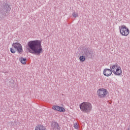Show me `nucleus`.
Wrapping results in <instances>:
<instances>
[{"label": "nucleus", "instance_id": "obj_9", "mask_svg": "<svg viewBox=\"0 0 130 130\" xmlns=\"http://www.w3.org/2000/svg\"><path fill=\"white\" fill-rule=\"evenodd\" d=\"M35 130H46V128L41 124H39L36 126Z\"/></svg>", "mask_w": 130, "mask_h": 130}, {"label": "nucleus", "instance_id": "obj_15", "mask_svg": "<svg viewBox=\"0 0 130 130\" xmlns=\"http://www.w3.org/2000/svg\"><path fill=\"white\" fill-rule=\"evenodd\" d=\"M5 8H6V12L7 13H9L10 11V10H11V8H10V7L9 5H6Z\"/></svg>", "mask_w": 130, "mask_h": 130}, {"label": "nucleus", "instance_id": "obj_18", "mask_svg": "<svg viewBox=\"0 0 130 130\" xmlns=\"http://www.w3.org/2000/svg\"><path fill=\"white\" fill-rule=\"evenodd\" d=\"M73 17H74V18H77V17H78V14L76 13V12H74V13H73Z\"/></svg>", "mask_w": 130, "mask_h": 130}, {"label": "nucleus", "instance_id": "obj_19", "mask_svg": "<svg viewBox=\"0 0 130 130\" xmlns=\"http://www.w3.org/2000/svg\"><path fill=\"white\" fill-rule=\"evenodd\" d=\"M128 130H130V129H129V128H128Z\"/></svg>", "mask_w": 130, "mask_h": 130}, {"label": "nucleus", "instance_id": "obj_12", "mask_svg": "<svg viewBox=\"0 0 130 130\" xmlns=\"http://www.w3.org/2000/svg\"><path fill=\"white\" fill-rule=\"evenodd\" d=\"M84 56L88 57L90 55V52H89L88 50H84V53L83 54Z\"/></svg>", "mask_w": 130, "mask_h": 130}, {"label": "nucleus", "instance_id": "obj_13", "mask_svg": "<svg viewBox=\"0 0 130 130\" xmlns=\"http://www.w3.org/2000/svg\"><path fill=\"white\" fill-rule=\"evenodd\" d=\"M26 61L27 59L25 58L21 57V58H20V62H21L23 64H25Z\"/></svg>", "mask_w": 130, "mask_h": 130}, {"label": "nucleus", "instance_id": "obj_4", "mask_svg": "<svg viewBox=\"0 0 130 130\" xmlns=\"http://www.w3.org/2000/svg\"><path fill=\"white\" fill-rule=\"evenodd\" d=\"M120 33L122 36L127 37L129 34V28L125 26H121L120 27Z\"/></svg>", "mask_w": 130, "mask_h": 130}, {"label": "nucleus", "instance_id": "obj_2", "mask_svg": "<svg viewBox=\"0 0 130 130\" xmlns=\"http://www.w3.org/2000/svg\"><path fill=\"white\" fill-rule=\"evenodd\" d=\"M81 112L89 113L92 111V104L90 102H83L79 106Z\"/></svg>", "mask_w": 130, "mask_h": 130}, {"label": "nucleus", "instance_id": "obj_17", "mask_svg": "<svg viewBox=\"0 0 130 130\" xmlns=\"http://www.w3.org/2000/svg\"><path fill=\"white\" fill-rule=\"evenodd\" d=\"M10 52H11V53L13 54L16 53V51H15V50L13 49V48H10Z\"/></svg>", "mask_w": 130, "mask_h": 130}, {"label": "nucleus", "instance_id": "obj_8", "mask_svg": "<svg viewBox=\"0 0 130 130\" xmlns=\"http://www.w3.org/2000/svg\"><path fill=\"white\" fill-rule=\"evenodd\" d=\"M113 73L116 76H120L122 74L121 69H120V67H119L116 70L112 71Z\"/></svg>", "mask_w": 130, "mask_h": 130}, {"label": "nucleus", "instance_id": "obj_11", "mask_svg": "<svg viewBox=\"0 0 130 130\" xmlns=\"http://www.w3.org/2000/svg\"><path fill=\"white\" fill-rule=\"evenodd\" d=\"M119 67L117 66V65H113L112 66L110 67V69H111L110 70L111 71H116L117 69Z\"/></svg>", "mask_w": 130, "mask_h": 130}, {"label": "nucleus", "instance_id": "obj_6", "mask_svg": "<svg viewBox=\"0 0 130 130\" xmlns=\"http://www.w3.org/2000/svg\"><path fill=\"white\" fill-rule=\"evenodd\" d=\"M53 110L61 112H64L65 109L62 107H59L58 106H54L52 107Z\"/></svg>", "mask_w": 130, "mask_h": 130}, {"label": "nucleus", "instance_id": "obj_16", "mask_svg": "<svg viewBox=\"0 0 130 130\" xmlns=\"http://www.w3.org/2000/svg\"><path fill=\"white\" fill-rule=\"evenodd\" d=\"M73 127L75 128V129H78L79 128V125L77 123H75L73 125Z\"/></svg>", "mask_w": 130, "mask_h": 130}, {"label": "nucleus", "instance_id": "obj_1", "mask_svg": "<svg viewBox=\"0 0 130 130\" xmlns=\"http://www.w3.org/2000/svg\"><path fill=\"white\" fill-rule=\"evenodd\" d=\"M42 42L40 40H34L27 43V50L29 53L40 56L43 53Z\"/></svg>", "mask_w": 130, "mask_h": 130}, {"label": "nucleus", "instance_id": "obj_3", "mask_svg": "<svg viewBox=\"0 0 130 130\" xmlns=\"http://www.w3.org/2000/svg\"><path fill=\"white\" fill-rule=\"evenodd\" d=\"M97 94H98V96L100 99H103L106 98L108 91L105 88H100L97 90Z\"/></svg>", "mask_w": 130, "mask_h": 130}, {"label": "nucleus", "instance_id": "obj_5", "mask_svg": "<svg viewBox=\"0 0 130 130\" xmlns=\"http://www.w3.org/2000/svg\"><path fill=\"white\" fill-rule=\"evenodd\" d=\"M14 49H16L17 52L18 53L22 54L23 52L22 46L19 43H14L12 45Z\"/></svg>", "mask_w": 130, "mask_h": 130}, {"label": "nucleus", "instance_id": "obj_14", "mask_svg": "<svg viewBox=\"0 0 130 130\" xmlns=\"http://www.w3.org/2000/svg\"><path fill=\"white\" fill-rule=\"evenodd\" d=\"M85 56L84 55H81L79 57V60L81 62H84L86 60Z\"/></svg>", "mask_w": 130, "mask_h": 130}, {"label": "nucleus", "instance_id": "obj_7", "mask_svg": "<svg viewBox=\"0 0 130 130\" xmlns=\"http://www.w3.org/2000/svg\"><path fill=\"white\" fill-rule=\"evenodd\" d=\"M112 71L109 69H104L103 71V75L106 77H109L112 75Z\"/></svg>", "mask_w": 130, "mask_h": 130}, {"label": "nucleus", "instance_id": "obj_10", "mask_svg": "<svg viewBox=\"0 0 130 130\" xmlns=\"http://www.w3.org/2000/svg\"><path fill=\"white\" fill-rule=\"evenodd\" d=\"M51 127L54 128V130H57L59 128V124L56 122H53L51 123Z\"/></svg>", "mask_w": 130, "mask_h": 130}]
</instances>
